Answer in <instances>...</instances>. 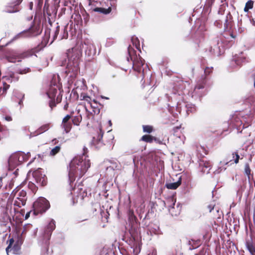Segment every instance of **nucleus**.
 <instances>
[{"label": "nucleus", "instance_id": "obj_1", "mask_svg": "<svg viewBox=\"0 0 255 255\" xmlns=\"http://www.w3.org/2000/svg\"><path fill=\"white\" fill-rule=\"evenodd\" d=\"M82 155L78 156L74 158L69 164V183L73 190L72 184L75 181L76 177L80 178L86 172L90 166V160L86 158V153L88 152V148L83 147Z\"/></svg>", "mask_w": 255, "mask_h": 255}, {"label": "nucleus", "instance_id": "obj_2", "mask_svg": "<svg viewBox=\"0 0 255 255\" xmlns=\"http://www.w3.org/2000/svg\"><path fill=\"white\" fill-rule=\"evenodd\" d=\"M81 53L79 51H74L71 54H68V62L66 63L65 72L70 77L74 78L76 76L79 71V63Z\"/></svg>", "mask_w": 255, "mask_h": 255}, {"label": "nucleus", "instance_id": "obj_3", "mask_svg": "<svg viewBox=\"0 0 255 255\" xmlns=\"http://www.w3.org/2000/svg\"><path fill=\"white\" fill-rule=\"evenodd\" d=\"M132 48L129 46L128 47L129 56L132 61V68L138 73H142L143 78L148 74L151 76L149 69L148 66L144 64V60L138 55H134V51H132Z\"/></svg>", "mask_w": 255, "mask_h": 255}, {"label": "nucleus", "instance_id": "obj_4", "mask_svg": "<svg viewBox=\"0 0 255 255\" xmlns=\"http://www.w3.org/2000/svg\"><path fill=\"white\" fill-rule=\"evenodd\" d=\"M128 220L130 227L128 232L134 241H137L140 235L139 224L133 212L129 210L128 213Z\"/></svg>", "mask_w": 255, "mask_h": 255}, {"label": "nucleus", "instance_id": "obj_5", "mask_svg": "<svg viewBox=\"0 0 255 255\" xmlns=\"http://www.w3.org/2000/svg\"><path fill=\"white\" fill-rule=\"evenodd\" d=\"M227 40L223 36L217 37L212 43L209 49V52L211 55L219 56L224 51V49L227 45Z\"/></svg>", "mask_w": 255, "mask_h": 255}, {"label": "nucleus", "instance_id": "obj_6", "mask_svg": "<svg viewBox=\"0 0 255 255\" xmlns=\"http://www.w3.org/2000/svg\"><path fill=\"white\" fill-rule=\"evenodd\" d=\"M29 152L25 154L24 152L18 151L12 154L8 159V169L12 170L18 165L21 164L24 161L27 159Z\"/></svg>", "mask_w": 255, "mask_h": 255}, {"label": "nucleus", "instance_id": "obj_7", "mask_svg": "<svg viewBox=\"0 0 255 255\" xmlns=\"http://www.w3.org/2000/svg\"><path fill=\"white\" fill-rule=\"evenodd\" d=\"M42 32V29L38 25L33 24L31 25L28 29L24 30L12 38L9 43L15 41L21 37H30L36 36L39 35Z\"/></svg>", "mask_w": 255, "mask_h": 255}, {"label": "nucleus", "instance_id": "obj_8", "mask_svg": "<svg viewBox=\"0 0 255 255\" xmlns=\"http://www.w3.org/2000/svg\"><path fill=\"white\" fill-rule=\"evenodd\" d=\"M34 213H43L45 212L50 208L49 201L44 197H39L33 204Z\"/></svg>", "mask_w": 255, "mask_h": 255}, {"label": "nucleus", "instance_id": "obj_9", "mask_svg": "<svg viewBox=\"0 0 255 255\" xmlns=\"http://www.w3.org/2000/svg\"><path fill=\"white\" fill-rule=\"evenodd\" d=\"M33 55L36 57L37 56L34 54V52L33 50L24 51L22 53L14 51L9 55L6 56V59L9 62L15 63L16 61L20 62L21 59L32 56Z\"/></svg>", "mask_w": 255, "mask_h": 255}, {"label": "nucleus", "instance_id": "obj_10", "mask_svg": "<svg viewBox=\"0 0 255 255\" xmlns=\"http://www.w3.org/2000/svg\"><path fill=\"white\" fill-rule=\"evenodd\" d=\"M168 111L172 116L177 118L178 114L181 113L182 110H185L187 112V105L183 101H178L173 104H168Z\"/></svg>", "mask_w": 255, "mask_h": 255}, {"label": "nucleus", "instance_id": "obj_11", "mask_svg": "<svg viewBox=\"0 0 255 255\" xmlns=\"http://www.w3.org/2000/svg\"><path fill=\"white\" fill-rule=\"evenodd\" d=\"M55 228V222L53 219L50 220L48 225L45 227L42 233V240L43 243L47 245L50 240L52 232Z\"/></svg>", "mask_w": 255, "mask_h": 255}, {"label": "nucleus", "instance_id": "obj_12", "mask_svg": "<svg viewBox=\"0 0 255 255\" xmlns=\"http://www.w3.org/2000/svg\"><path fill=\"white\" fill-rule=\"evenodd\" d=\"M32 176L35 183L38 186H43L47 183V178L43 169L38 168L32 173Z\"/></svg>", "mask_w": 255, "mask_h": 255}, {"label": "nucleus", "instance_id": "obj_13", "mask_svg": "<svg viewBox=\"0 0 255 255\" xmlns=\"http://www.w3.org/2000/svg\"><path fill=\"white\" fill-rule=\"evenodd\" d=\"M118 162L113 160H107L104 161L106 172L107 175L111 177L114 174L115 170L118 169Z\"/></svg>", "mask_w": 255, "mask_h": 255}, {"label": "nucleus", "instance_id": "obj_14", "mask_svg": "<svg viewBox=\"0 0 255 255\" xmlns=\"http://www.w3.org/2000/svg\"><path fill=\"white\" fill-rule=\"evenodd\" d=\"M205 81L198 83L194 88L192 92V97L197 98L201 97L205 94Z\"/></svg>", "mask_w": 255, "mask_h": 255}, {"label": "nucleus", "instance_id": "obj_15", "mask_svg": "<svg viewBox=\"0 0 255 255\" xmlns=\"http://www.w3.org/2000/svg\"><path fill=\"white\" fill-rule=\"evenodd\" d=\"M103 134L104 131L101 129H99L97 137L94 136L93 138L92 144L97 149L100 148L104 145L102 141Z\"/></svg>", "mask_w": 255, "mask_h": 255}, {"label": "nucleus", "instance_id": "obj_16", "mask_svg": "<svg viewBox=\"0 0 255 255\" xmlns=\"http://www.w3.org/2000/svg\"><path fill=\"white\" fill-rule=\"evenodd\" d=\"M95 46L91 40L86 39L82 44V49L85 51L86 54L90 55L92 53V50L95 49Z\"/></svg>", "mask_w": 255, "mask_h": 255}, {"label": "nucleus", "instance_id": "obj_17", "mask_svg": "<svg viewBox=\"0 0 255 255\" xmlns=\"http://www.w3.org/2000/svg\"><path fill=\"white\" fill-rule=\"evenodd\" d=\"M234 158H232V154H229L227 155L226 157L223 159V161H221L220 162V166L219 167L218 169L214 171L215 174H219L222 170L225 171L226 169V167L222 166V165H228L229 162H231L233 160Z\"/></svg>", "mask_w": 255, "mask_h": 255}, {"label": "nucleus", "instance_id": "obj_18", "mask_svg": "<svg viewBox=\"0 0 255 255\" xmlns=\"http://www.w3.org/2000/svg\"><path fill=\"white\" fill-rule=\"evenodd\" d=\"M22 1V0H16L12 3H8L3 9V11L7 13H14L18 11V10L16 8V6L19 5Z\"/></svg>", "mask_w": 255, "mask_h": 255}, {"label": "nucleus", "instance_id": "obj_19", "mask_svg": "<svg viewBox=\"0 0 255 255\" xmlns=\"http://www.w3.org/2000/svg\"><path fill=\"white\" fill-rule=\"evenodd\" d=\"M211 166L212 164L210 161L202 160L199 162V167L204 173H209Z\"/></svg>", "mask_w": 255, "mask_h": 255}, {"label": "nucleus", "instance_id": "obj_20", "mask_svg": "<svg viewBox=\"0 0 255 255\" xmlns=\"http://www.w3.org/2000/svg\"><path fill=\"white\" fill-rule=\"evenodd\" d=\"M58 86L54 84L50 86L48 91L46 92L47 96L50 99H54L57 93Z\"/></svg>", "mask_w": 255, "mask_h": 255}, {"label": "nucleus", "instance_id": "obj_21", "mask_svg": "<svg viewBox=\"0 0 255 255\" xmlns=\"http://www.w3.org/2000/svg\"><path fill=\"white\" fill-rule=\"evenodd\" d=\"M50 128V124H45L41 127H40L37 130H36L35 132L33 133H31L30 134V137L32 136H36L37 135H39L47 130Z\"/></svg>", "mask_w": 255, "mask_h": 255}, {"label": "nucleus", "instance_id": "obj_22", "mask_svg": "<svg viewBox=\"0 0 255 255\" xmlns=\"http://www.w3.org/2000/svg\"><path fill=\"white\" fill-rule=\"evenodd\" d=\"M3 79L9 82H17L19 79L18 74L11 72L8 76L3 77Z\"/></svg>", "mask_w": 255, "mask_h": 255}, {"label": "nucleus", "instance_id": "obj_23", "mask_svg": "<svg viewBox=\"0 0 255 255\" xmlns=\"http://www.w3.org/2000/svg\"><path fill=\"white\" fill-rule=\"evenodd\" d=\"M182 178L181 176H179L178 178V180L176 182L173 183H169L166 184V187L169 189L174 190L177 189L181 184Z\"/></svg>", "mask_w": 255, "mask_h": 255}, {"label": "nucleus", "instance_id": "obj_24", "mask_svg": "<svg viewBox=\"0 0 255 255\" xmlns=\"http://www.w3.org/2000/svg\"><path fill=\"white\" fill-rule=\"evenodd\" d=\"M168 202H170V204L168 205V210L170 214L172 215V216H176L177 214H179V212H178L177 213H174V206L175 204L176 201L174 200L173 198L170 199L168 201Z\"/></svg>", "mask_w": 255, "mask_h": 255}, {"label": "nucleus", "instance_id": "obj_25", "mask_svg": "<svg viewBox=\"0 0 255 255\" xmlns=\"http://www.w3.org/2000/svg\"><path fill=\"white\" fill-rule=\"evenodd\" d=\"M233 62H234L237 65H240L242 63L246 62V58L243 55L235 56Z\"/></svg>", "mask_w": 255, "mask_h": 255}, {"label": "nucleus", "instance_id": "obj_26", "mask_svg": "<svg viewBox=\"0 0 255 255\" xmlns=\"http://www.w3.org/2000/svg\"><path fill=\"white\" fill-rule=\"evenodd\" d=\"M131 42L133 46L138 50L140 52H141L140 49V43L139 40L138 38L135 36H133L131 39Z\"/></svg>", "mask_w": 255, "mask_h": 255}, {"label": "nucleus", "instance_id": "obj_27", "mask_svg": "<svg viewBox=\"0 0 255 255\" xmlns=\"http://www.w3.org/2000/svg\"><path fill=\"white\" fill-rule=\"evenodd\" d=\"M26 201V199H23L22 198L18 199L16 197V199L14 202V205L18 207H21V206L25 205Z\"/></svg>", "mask_w": 255, "mask_h": 255}, {"label": "nucleus", "instance_id": "obj_28", "mask_svg": "<svg viewBox=\"0 0 255 255\" xmlns=\"http://www.w3.org/2000/svg\"><path fill=\"white\" fill-rule=\"evenodd\" d=\"M82 117L81 114L75 116L72 118V123L74 125L79 126L81 122Z\"/></svg>", "mask_w": 255, "mask_h": 255}, {"label": "nucleus", "instance_id": "obj_29", "mask_svg": "<svg viewBox=\"0 0 255 255\" xmlns=\"http://www.w3.org/2000/svg\"><path fill=\"white\" fill-rule=\"evenodd\" d=\"M246 247L251 255H255V247L249 242L246 243Z\"/></svg>", "mask_w": 255, "mask_h": 255}, {"label": "nucleus", "instance_id": "obj_30", "mask_svg": "<svg viewBox=\"0 0 255 255\" xmlns=\"http://www.w3.org/2000/svg\"><path fill=\"white\" fill-rule=\"evenodd\" d=\"M244 173L247 175L248 180L250 181L251 179V169L248 163H246L245 164Z\"/></svg>", "mask_w": 255, "mask_h": 255}, {"label": "nucleus", "instance_id": "obj_31", "mask_svg": "<svg viewBox=\"0 0 255 255\" xmlns=\"http://www.w3.org/2000/svg\"><path fill=\"white\" fill-rule=\"evenodd\" d=\"M33 228V226L31 224H28L25 225L23 227V231H22L21 236H22L23 235L26 234L27 232L31 231V230H32Z\"/></svg>", "mask_w": 255, "mask_h": 255}, {"label": "nucleus", "instance_id": "obj_32", "mask_svg": "<svg viewBox=\"0 0 255 255\" xmlns=\"http://www.w3.org/2000/svg\"><path fill=\"white\" fill-rule=\"evenodd\" d=\"M61 127L64 129L66 133H68L71 128V125L70 123H62Z\"/></svg>", "mask_w": 255, "mask_h": 255}, {"label": "nucleus", "instance_id": "obj_33", "mask_svg": "<svg viewBox=\"0 0 255 255\" xmlns=\"http://www.w3.org/2000/svg\"><path fill=\"white\" fill-rule=\"evenodd\" d=\"M20 247L19 246V245H16V244H14L13 247L10 248L9 250L10 251H12V253L13 254L15 255H18L20 254Z\"/></svg>", "mask_w": 255, "mask_h": 255}, {"label": "nucleus", "instance_id": "obj_34", "mask_svg": "<svg viewBox=\"0 0 255 255\" xmlns=\"http://www.w3.org/2000/svg\"><path fill=\"white\" fill-rule=\"evenodd\" d=\"M254 1L252 0H248L246 3L245 7L244 8V11L248 12L249 9H252L253 7Z\"/></svg>", "mask_w": 255, "mask_h": 255}, {"label": "nucleus", "instance_id": "obj_35", "mask_svg": "<svg viewBox=\"0 0 255 255\" xmlns=\"http://www.w3.org/2000/svg\"><path fill=\"white\" fill-rule=\"evenodd\" d=\"M93 102L96 105H94L92 103H90L91 106L93 109V112L95 114L98 115L100 112V109L97 106V103L95 100L93 101Z\"/></svg>", "mask_w": 255, "mask_h": 255}, {"label": "nucleus", "instance_id": "obj_36", "mask_svg": "<svg viewBox=\"0 0 255 255\" xmlns=\"http://www.w3.org/2000/svg\"><path fill=\"white\" fill-rule=\"evenodd\" d=\"M60 149H61V147L60 145H57V146H55V147H54L53 148H52L51 150V151L50 152V155H51V156L55 155L57 153H58L60 151Z\"/></svg>", "mask_w": 255, "mask_h": 255}, {"label": "nucleus", "instance_id": "obj_37", "mask_svg": "<svg viewBox=\"0 0 255 255\" xmlns=\"http://www.w3.org/2000/svg\"><path fill=\"white\" fill-rule=\"evenodd\" d=\"M26 192L22 190L21 191H19V192H17V198H18V199H26Z\"/></svg>", "mask_w": 255, "mask_h": 255}, {"label": "nucleus", "instance_id": "obj_38", "mask_svg": "<svg viewBox=\"0 0 255 255\" xmlns=\"http://www.w3.org/2000/svg\"><path fill=\"white\" fill-rule=\"evenodd\" d=\"M59 30H60V27H59V26H57L56 28V29L54 30V33L53 34V38H52V40L51 41L50 44H51L53 42L54 40L57 38V35L59 34Z\"/></svg>", "mask_w": 255, "mask_h": 255}, {"label": "nucleus", "instance_id": "obj_39", "mask_svg": "<svg viewBox=\"0 0 255 255\" xmlns=\"http://www.w3.org/2000/svg\"><path fill=\"white\" fill-rule=\"evenodd\" d=\"M141 139L145 142H151L153 140V137L150 135H144L142 136Z\"/></svg>", "mask_w": 255, "mask_h": 255}, {"label": "nucleus", "instance_id": "obj_40", "mask_svg": "<svg viewBox=\"0 0 255 255\" xmlns=\"http://www.w3.org/2000/svg\"><path fill=\"white\" fill-rule=\"evenodd\" d=\"M143 130L144 132L150 133L152 131V127L150 126H143Z\"/></svg>", "mask_w": 255, "mask_h": 255}, {"label": "nucleus", "instance_id": "obj_41", "mask_svg": "<svg viewBox=\"0 0 255 255\" xmlns=\"http://www.w3.org/2000/svg\"><path fill=\"white\" fill-rule=\"evenodd\" d=\"M30 71L29 68H25L22 69H19L17 71V73L19 74H24Z\"/></svg>", "mask_w": 255, "mask_h": 255}, {"label": "nucleus", "instance_id": "obj_42", "mask_svg": "<svg viewBox=\"0 0 255 255\" xmlns=\"http://www.w3.org/2000/svg\"><path fill=\"white\" fill-rule=\"evenodd\" d=\"M232 158H234L235 156H236V158L234 160V162L236 164H237L239 163V159H240V156L237 152H234L232 153Z\"/></svg>", "mask_w": 255, "mask_h": 255}, {"label": "nucleus", "instance_id": "obj_43", "mask_svg": "<svg viewBox=\"0 0 255 255\" xmlns=\"http://www.w3.org/2000/svg\"><path fill=\"white\" fill-rule=\"evenodd\" d=\"M14 243V240L13 239H11L9 240V244L8 246L6 248V252L7 255H9V250L11 248L12 244Z\"/></svg>", "mask_w": 255, "mask_h": 255}, {"label": "nucleus", "instance_id": "obj_44", "mask_svg": "<svg viewBox=\"0 0 255 255\" xmlns=\"http://www.w3.org/2000/svg\"><path fill=\"white\" fill-rule=\"evenodd\" d=\"M49 107L51 108V110H52V109L54 107H55L56 105V103H55V99H51V100L49 101Z\"/></svg>", "mask_w": 255, "mask_h": 255}, {"label": "nucleus", "instance_id": "obj_45", "mask_svg": "<svg viewBox=\"0 0 255 255\" xmlns=\"http://www.w3.org/2000/svg\"><path fill=\"white\" fill-rule=\"evenodd\" d=\"M212 67H207L204 70V73L206 75H209L212 72Z\"/></svg>", "mask_w": 255, "mask_h": 255}, {"label": "nucleus", "instance_id": "obj_46", "mask_svg": "<svg viewBox=\"0 0 255 255\" xmlns=\"http://www.w3.org/2000/svg\"><path fill=\"white\" fill-rule=\"evenodd\" d=\"M71 118V116L69 115H66L62 120L63 123H68L69 120Z\"/></svg>", "mask_w": 255, "mask_h": 255}, {"label": "nucleus", "instance_id": "obj_47", "mask_svg": "<svg viewBox=\"0 0 255 255\" xmlns=\"http://www.w3.org/2000/svg\"><path fill=\"white\" fill-rule=\"evenodd\" d=\"M38 229L37 228H34L32 230H31L30 234L32 236H35L37 233Z\"/></svg>", "mask_w": 255, "mask_h": 255}, {"label": "nucleus", "instance_id": "obj_48", "mask_svg": "<svg viewBox=\"0 0 255 255\" xmlns=\"http://www.w3.org/2000/svg\"><path fill=\"white\" fill-rule=\"evenodd\" d=\"M22 243H23L22 236H21L20 238H19L17 240V241L16 242V243L15 244H16V245H19V246L21 247V245H22Z\"/></svg>", "mask_w": 255, "mask_h": 255}, {"label": "nucleus", "instance_id": "obj_49", "mask_svg": "<svg viewBox=\"0 0 255 255\" xmlns=\"http://www.w3.org/2000/svg\"><path fill=\"white\" fill-rule=\"evenodd\" d=\"M81 97H82V100L86 101L88 102H90V100H91L90 97L87 95H84L83 96L81 95Z\"/></svg>", "mask_w": 255, "mask_h": 255}, {"label": "nucleus", "instance_id": "obj_50", "mask_svg": "<svg viewBox=\"0 0 255 255\" xmlns=\"http://www.w3.org/2000/svg\"><path fill=\"white\" fill-rule=\"evenodd\" d=\"M209 212H211L215 208V204H211L207 206Z\"/></svg>", "mask_w": 255, "mask_h": 255}, {"label": "nucleus", "instance_id": "obj_51", "mask_svg": "<svg viewBox=\"0 0 255 255\" xmlns=\"http://www.w3.org/2000/svg\"><path fill=\"white\" fill-rule=\"evenodd\" d=\"M111 11V8L109 7L108 8H104V10H103L102 13L107 14L109 13Z\"/></svg>", "mask_w": 255, "mask_h": 255}, {"label": "nucleus", "instance_id": "obj_52", "mask_svg": "<svg viewBox=\"0 0 255 255\" xmlns=\"http://www.w3.org/2000/svg\"><path fill=\"white\" fill-rule=\"evenodd\" d=\"M152 232H154L155 234H159L160 233L159 227L156 226L155 229H152Z\"/></svg>", "mask_w": 255, "mask_h": 255}, {"label": "nucleus", "instance_id": "obj_53", "mask_svg": "<svg viewBox=\"0 0 255 255\" xmlns=\"http://www.w3.org/2000/svg\"><path fill=\"white\" fill-rule=\"evenodd\" d=\"M37 0V6L39 8H41L42 4H43V0Z\"/></svg>", "mask_w": 255, "mask_h": 255}, {"label": "nucleus", "instance_id": "obj_54", "mask_svg": "<svg viewBox=\"0 0 255 255\" xmlns=\"http://www.w3.org/2000/svg\"><path fill=\"white\" fill-rule=\"evenodd\" d=\"M62 99V96L60 95V94H59L56 98V102L57 103H60Z\"/></svg>", "mask_w": 255, "mask_h": 255}, {"label": "nucleus", "instance_id": "obj_55", "mask_svg": "<svg viewBox=\"0 0 255 255\" xmlns=\"http://www.w3.org/2000/svg\"><path fill=\"white\" fill-rule=\"evenodd\" d=\"M103 10H104V8L102 7H96L94 9L95 11L99 12L100 13H102Z\"/></svg>", "mask_w": 255, "mask_h": 255}, {"label": "nucleus", "instance_id": "obj_56", "mask_svg": "<svg viewBox=\"0 0 255 255\" xmlns=\"http://www.w3.org/2000/svg\"><path fill=\"white\" fill-rule=\"evenodd\" d=\"M194 241L193 240L192 241H189V242H188V244L190 246H192V248L190 247V249L192 250V249H195L196 248L197 246H198V245H197L196 246H194L192 244V242H193Z\"/></svg>", "mask_w": 255, "mask_h": 255}, {"label": "nucleus", "instance_id": "obj_57", "mask_svg": "<svg viewBox=\"0 0 255 255\" xmlns=\"http://www.w3.org/2000/svg\"><path fill=\"white\" fill-rule=\"evenodd\" d=\"M3 85H4L3 90L4 91H6L9 88V85L7 84L5 82L3 83Z\"/></svg>", "mask_w": 255, "mask_h": 255}, {"label": "nucleus", "instance_id": "obj_58", "mask_svg": "<svg viewBox=\"0 0 255 255\" xmlns=\"http://www.w3.org/2000/svg\"><path fill=\"white\" fill-rule=\"evenodd\" d=\"M177 94H178V95L179 96H180V93H176L175 92H174V93H173V96H172V97H171V99H172L173 98H174V99H175V98H176V97Z\"/></svg>", "mask_w": 255, "mask_h": 255}, {"label": "nucleus", "instance_id": "obj_59", "mask_svg": "<svg viewBox=\"0 0 255 255\" xmlns=\"http://www.w3.org/2000/svg\"><path fill=\"white\" fill-rule=\"evenodd\" d=\"M6 121L10 122L12 121V118L10 116H6L4 117Z\"/></svg>", "mask_w": 255, "mask_h": 255}, {"label": "nucleus", "instance_id": "obj_60", "mask_svg": "<svg viewBox=\"0 0 255 255\" xmlns=\"http://www.w3.org/2000/svg\"><path fill=\"white\" fill-rule=\"evenodd\" d=\"M45 34H47L48 36L49 37V35H50V29H46L45 30Z\"/></svg>", "mask_w": 255, "mask_h": 255}, {"label": "nucleus", "instance_id": "obj_61", "mask_svg": "<svg viewBox=\"0 0 255 255\" xmlns=\"http://www.w3.org/2000/svg\"><path fill=\"white\" fill-rule=\"evenodd\" d=\"M29 9L30 10H32V7H33V2H30L29 3Z\"/></svg>", "mask_w": 255, "mask_h": 255}, {"label": "nucleus", "instance_id": "obj_62", "mask_svg": "<svg viewBox=\"0 0 255 255\" xmlns=\"http://www.w3.org/2000/svg\"><path fill=\"white\" fill-rule=\"evenodd\" d=\"M52 142L53 143H54V144H56V143H57L58 142V140H57L56 138H55V139L52 140Z\"/></svg>", "mask_w": 255, "mask_h": 255}, {"label": "nucleus", "instance_id": "obj_63", "mask_svg": "<svg viewBox=\"0 0 255 255\" xmlns=\"http://www.w3.org/2000/svg\"><path fill=\"white\" fill-rule=\"evenodd\" d=\"M17 170H18V169H16V170L13 172V174H14L15 176H16V175H17V173H18V171H17Z\"/></svg>", "mask_w": 255, "mask_h": 255}, {"label": "nucleus", "instance_id": "obj_64", "mask_svg": "<svg viewBox=\"0 0 255 255\" xmlns=\"http://www.w3.org/2000/svg\"><path fill=\"white\" fill-rule=\"evenodd\" d=\"M22 103H23V100H22V99H21V100L19 101V102H18V104H19V105H21V104H22Z\"/></svg>", "mask_w": 255, "mask_h": 255}]
</instances>
